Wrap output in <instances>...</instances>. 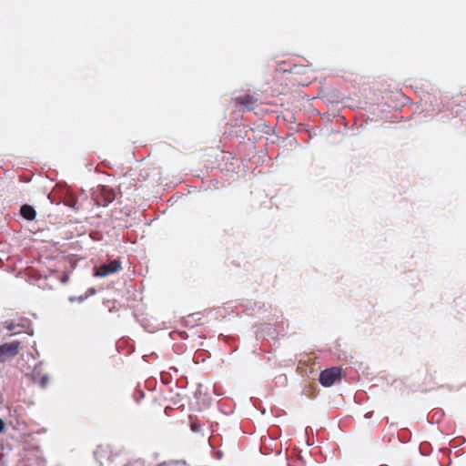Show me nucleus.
<instances>
[{
	"mask_svg": "<svg viewBox=\"0 0 466 466\" xmlns=\"http://www.w3.org/2000/svg\"><path fill=\"white\" fill-rule=\"evenodd\" d=\"M235 102L237 106H243L245 109L248 111H252L258 106V97L251 95H243L235 98Z\"/></svg>",
	"mask_w": 466,
	"mask_h": 466,
	"instance_id": "5",
	"label": "nucleus"
},
{
	"mask_svg": "<svg viewBox=\"0 0 466 466\" xmlns=\"http://www.w3.org/2000/svg\"><path fill=\"white\" fill-rule=\"evenodd\" d=\"M5 428V424L3 422V420L0 419V432L4 430Z\"/></svg>",
	"mask_w": 466,
	"mask_h": 466,
	"instance_id": "8",
	"label": "nucleus"
},
{
	"mask_svg": "<svg viewBox=\"0 0 466 466\" xmlns=\"http://www.w3.org/2000/svg\"><path fill=\"white\" fill-rule=\"evenodd\" d=\"M121 269V263L118 259L111 260L107 264L100 265L96 268L94 275L96 277L104 278L108 275L118 272Z\"/></svg>",
	"mask_w": 466,
	"mask_h": 466,
	"instance_id": "4",
	"label": "nucleus"
},
{
	"mask_svg": "<svg viewBox=\"0 0 466 466\" xmlns=\"http://www.w3.org/2000/svg\"><path fill=\"white\" fill-rule=\"evenodd\" d=\"M21 216L26 220H33L36 216L35 208L30 205H23L20 208Z\"/></svg>",
	"mask_w": 466,
	"mask_h": 466,
	"instance_id": "6",
	"label": "nucleus"
},
{
	"mask_svg": "<svg viewBox=\"0 0 466 466\" xmlns=\"http://www.w3.org/2000/svg\"><path fill=\"white\" fill-rule=\"evenodd\" d=\"M319 382L324 387H330L341 380V368L331 367L322 370L319 374Z\"/></svg>",
	"mask_w": 466,
	"mask_h": 466,
	"instance_id": "1",
	"label": "nucleus"
},
{
	"mask_svg": "<svg viewBox=\"0 0 466 466\" xmlns=\"http://www.w3.org/2000/svg\"><path fill=\"white\" fill-rule=\"evenodd\" d=\"M4 328L8 330H13L15 328V324L13 321H5Z\"/></svg>",
	"mask_w": 466,
	"mask_h": 466,
	"instance_id": "7",
	"label": "nucleus"
},
{
	"mask_svg": "<svg viewBox=\"0 0 466 466\" xmlns=\"http://www.w3.org/2000/svg\"><path fill=\"white\" fill-rule=\"evenodd\" d=\"M21 350V342L14 340L0 345V362H5L15 358Z\"/></svg>",
	"mask_w": 466,
	"mask_h": 466,
	"instance_id": "2",
	"label": "nucleus"
},
{
	"mask_svg": "<svg viewBox=\"0 0 466 466\" xmlns=\"http://www.w3.org/2000/svg\"><path fill=\"white\" fill-rule=\"evenodd\" d=\"M116 198L115 191L107 186H98L96 192L97 205L106 207Z\"/></svg>",
	"mask_w": 466,
	"mask_h": 466,
	"instance_id": "3",
	"label": "nucleus"
}]
</instances>
